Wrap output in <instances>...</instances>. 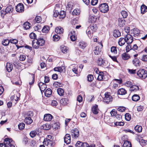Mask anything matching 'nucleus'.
<instances>
[{
    "mask_svg": "<svg viewBox=\"0 0 147 147\" xmlns=\"http://www.w3.org/2000/svg\"><path fill=\"white\" fill-rule=\"evenodd\" d=\"M33 113L32 111H29L27 112L26 114V117L27 118H31L33 116Z\"/></svg>",
    "mask_w": 147,
    "mask_h": 147,
    "instance_id": "obj_44",
    "label": "nucleus"
},
{
    "mask_svg": "<svg viewBox=\"0 0 147 147\" xmlns=\"http://www.w3.org/2000/svg\"><path fill=\"white\" fill-rule=\"evenodd\" d=\"M131 116L129 113H126L125 115V118L126 120L129 121L131 119Z\"/></svg>",
    "mask_w": 147,
    "mask_h": 147,
    "instance_id": "obj_49",
    "label": "nucleus"
},
{
    "mask_svg": "<svg viewBox=\"0 0 147 147\" xmlns=\"http://www.w3.org/2000/svg\"><path fill=\"white\" fill-rule=\"evenodd\" d=\"M9 40L7 39H6L2 41V43L3 45L5 46L8 45L9 43Z\"/></svg>",
    "mask_w": 147,
    "mask_h": 147,
    "instance_id": "obj_43",
    "label": "nucleus"
},
{
    "mask_svg": "<svg viewBox=\"0 0 147 147\" xmlns=\"http://www.w3.org/2000/svg\"><path fill=\"white\" fill-rule=\"evenodd\" d=\"M42 127V129L45 130H48L51 128L50 125L48 123H46L43 125Z\"/></svg>",
    "mask_w": 147,
    "mask_h": 147,
    "instance_id": "obj_37",
    "label": "nucleus"
},
{
    "mask_svg": "<svg viewBox=\"0 0 147 147\" xmlns=\"http://www.w3.org/2000/svg\"><path fill=\"white\" fill-rule=\"evenodd\" d=\"M86 32L87 33V34L88 37L89 38H91L92 36L91 34L92 32H91V31L90 30V29H88H88H87V30L86 31Z\"/></svg>",
    "mask_w": 147,
    "mask_h": 147,
    "instance_id": "obj_57",
    "label": "nucleus"
},
{
    "mask_svg": "<svg viewBox=\"0 0 147 147\" xmlns=\"http://www.w3.org/2000/svg\"><path fill=\"white\" fill-rule=\"evenodd\" d=\"M119 25L121 27H123L125 25V20L122 18H119L118 20Z\"/></svg>",
    "mask_w": 147,
    "mask_h": 147,
    "instance_id": "obj_32",
    "label": "nucleus"
},
{
    "mask_svg": "<svg viewBox=\"0 0 147 147\" xmlns=\"http://www.w3.org/2000/svg\"><path fill=\"white\" fill-rule=\"evenodd\" d=\"M61 50L62 52L65 53H67V49L66 47L63 46V47H61Z\"/></svg>",
    "mask_w": 147,
    "mask_h": 147,
    "instance_id": "obj_61",
    "label": "nucleus"
},
{
    "mask_svg": "<svg viewBox=\"0 0 147 147\" xmlns=\"http://www.w3.org/2000/svg\"><path fill=\"white\" fill-rule=\"evenodd\" d=\"M137 74L140 78L144 79L147 76V71L143 69H140L138 71Z\"/></svg>",
    "mask_w": 147,
    "mask_h": 147,
    "instance_id": "obj_2",
    "label": "nucleus"
},
{
    "mask_svg": "<svg viewBox=\"0 0 147 147\" xmlns=\"http://www.w3.org/2000/svg\"><path fill=\"white\" fill-rule=\"evenodd\" d=\"M65 16V14L64 11H61L59 14L60 18H64Z\"/></svg>",
    "mask_w": 147,
    "mask_h": 147,
    "instance_id": "obj_45",
    "label": "nucleus"
},
{
    "mask_svg": "<svg viewBox=\"0 0 147 147\" xmlns=\"http://www.w3.org/2000/svg\"><path fill=\"white\" fill-rule=\"evenodd\" d=\"M92 112L94 114H97L99 111L98 106L96 105L93 107L92 109Z\"/></svg>",
    "mask_w": 147,
    "mask_h": 147,
    "instance_id": "obj_24",
    "label": "nucleus"
},
{
    "mask_svg": "<svg viewBox=\"0 0 147 147\" xmlns=\"http://www.w3.org/2000/svg\"><path fill=\"white\" fill-rule=\"evenodd\" d=\"M79 47L80 48L84 49L87 46V44L84 42H81L79 43Z\"/></svg>",
    "mask_w": 147,
    "mask_h": 147,
    "instance_id": "obj_33",
    "label": "nucleus"
},
{
    "mask_svg": "<svg viewBox=\"0 0 147 147\" xmlns=\"http://www.w3.org/2000/svg\"><path fill=\"white\" fill-rule=\"evenodd\" d=\"M53 38L55 41H58L60 39V36L57 34H55L53 36Z\"/></svg>",
    "mask_w": 147,
    "mask_h": 147,
    "instance_id": "obj_58",
    "label": "nucleus"
},
{
    "mask_svg": "<svg viewBox=\"0 0 147 147\" xmlns=\"http://www.w3.org/2000/svg\"><path fill=\"white\" fill-rule=\"evenodd\" d=\"M52 91L49 88L47 89L45 92V95L47 97H49L52 94Z\"/></svg>",
    "mask_w": 147,
    "mask_h": 147,
    "instance_id": "obj_27",
    "label": "nucleus"
},
{
    "mask_svg": "<svg viewBox=\"0 0 147 147\" xmlns=\"http://www.w3.org/2000/svg\"><path fill=\"white\" fill-rule=\"evenodd\" d=\"M88 80L89 82L92 81L94 79L93 76L92 75L89 74L87 76Z\"/></svg>",
    "mask_w": 147,
    "mask_h": 147,
    "instance_id": "obj_54",
    "label": "nucleus"
},
{
    "mask_svg": "<svg viewBox=\"0 0 147 147\" xmlns=\"http://www.w3.org/2000/svg\"><path fill=\"white\" fill-rule=\"evenodd\" d=\"M53 86L55 88H58L61 86V84L58 82H55L53 84Z\"/></svg>",
    "mask_w": 147,
    "mask_h": 147,
    "instance_id": "obj_47",
    "label": "nucleus"
},
{
    "mask_svg": "<svg viewBox=\"0 0 147 147\" xmlns=\"http://www.w3.org/2000/svg\"><path fill=\"white\" fill-rule=\"evenodd\" d=\"M25 125L24 123H21L18 125V127L20 130H22L24 128Z\"/></svg>",
    "mask_w": 147,
    "mask_h": 147,
    "instance_id": "obj_51",
    "label": "nucleus"
},
{
    "mask_svg": "<svg viewBox=\"0 0 147 147\" xmlns=\"http://www.w3.org/2000/svg\"><path fill=\"white\" fill-rule=\"evenodd\" d=\"M15 147L14 142L11 138H6L4 143L0 144V147Z\"/></svg>",
    "mask_w": 147,
    "mask_h": 147,
    "instance_id": "obj_1",
    "label": "nucleus"
},
{
    "mask_svg": "<svg viewBox=\"0 0 147 147\" xmlns=\"http://www.w3.org/2000/svg\"><path fill=\"white\" fill-rule=\"evenodd\" d=\"M37 39L34 40L32 41V45L33 47L35 49H38L40 46Z\"/></svg>",
    "mask_w": 147,
    "mask_h": 147,
    "instance_id": "obj_15",
    "label": "nucleus"
},
{
    "mask_svg": "<svg viewBox=\"0 0 147 147\" xmlns=\"http://www.w3.org/2000/svg\"><path fill=\"white\" fill-rule=\"evenodd\" d=\"M99 74L97 78V80L99 81L102 80L104 76L103 73L102 72H99Z\"/></svg>",
    "mask_w": 147,
    "mask_h": 147,
    "instance_id": "obj_41",
    "label": "nucleus"
},
{
    "mask_svg": "<svg viewBox=\"0 0 147 147\" xmlns=\"http://www.w3.org/2000/svg\"><path fill=\"white\" fill-rule=\"evenodd\" d=\"M111 51L114 54H116L117 52L116 47L114 46L112 47L111 48Z\"/></svg>",
    "mask_w": 147,
    "mask_h": 147,
    "instance_id": "obj_59",
    "label": "nucleus"
},
{
    "mask_svg": "<svg viewBox=\"0 0 147 147\" xmlns=\"http://www.w3.org/2000/svg\"><path fill=\"white\" fill-rule=\"evenodd\" d=\"M97 63L99 66L103 67H107L109 65L108 61L101 58L98 59Z\"/></svg>",
    "mask_w": 147,
    "mask_h": 147,
    "instance_id": "obj_3",
    "label": "nucleus"
},
{
    "mask_svg": "<svg viewBox=\"0 0 147 147\" xmlns=\"http://www.w3.org/2000/svg\"><path fill=\"white\" fill-rule=\"evenodd\" d=\"M96 20V17L92 16H90L89 18L88 22L91 23L95 22Z\"/></svg>",
    "mask_w": 147,
    "mask_h": 147,
    "instance_id": "obj_29",
    "label": "nucleus"
},
{
    "mask_svg": "<svg viewBox=\"0 0 147 147\" xmlns=\"http://www.w3.org/2000/svg\"><path fill=\"white\" fill-rule=\"evenodd\" d=\"M133 64L135 66H139L140 64L139 59L137 58L134 59L132 61Z\"/></svg>",
    "mask_w": 147,
    "mask_h": 147,
    "instance_id": "obj_20",
    "label": "nucleus"
},
{
    "mask_svg": "<svg viewBox=\"0 0 147 147\" xmlns=\"http://www.w3.org/2000/svg\"><path fill=\"white\" fill-rule=\"evenodd\" d=\"M125 42H126V39L125 38H121L119 39L118 43L119 45L122 46L125 44Z\"/></svg>",
    "mask_w": 147,
    "mask_h": 147,
    "instance_id": "obj_18",
    "label": "nucleus"
},
{
    "mask_svg": "<svg viewBox=\"0 0 147 147\" xmlns=\"http://www.w3.org/2000/svg\"><path fill=\"white\" fill-rule=\"evenodd\" d=\"M30 38L32 39H35L36 37V35L34 33H31L29 35Z\"/></svg>",
    "mask_w": 147,
    "mask_h": 147,
    "instance_id": "obj_60",
    "label": "nucleus"
},
{
    "mask_svg": "<svg viewBox=\"0 0 147 147\" xmlns=\"http://www.w3.org/2000/svg\"><path fill=\"white\" fill-rule=\"evenodd\" d=\"M35 21L37 23H40L42 20L41 18L39 16H36L34 19Z\"/></svg>",
    "mask_w": 147,
    "mask_h": 147,
    "instance_id": "obj_52",
    "label": "nucleus"
},
{
    "mask_svg": "<svg viewBox=\"0 0 147 147\" xmlns=\"http://www.w3.org/2000/svg\"><path fill=\"white\" fill-rule=\"evenodd\" d=\"M100 11L103 13L107 12L109 10V6L106 3H103L100 4L99 6Z\"/></svg>",
    "mask_w": 147,
    "mask_h": 147,
    "instance_id": "obj_4",
    "label": "nucleus"
},
{
    "mask_svg": "<svg viewBox=\"0 0 147 147\" xmlns=\"http://www.w3.org/2000/svg\"><path fill=\"white\" fill-rule=\"evenodd\" d=\"M139 90V87L136 85H132L130 88V90L131 91L136 92Z\"/></svg>",
    "mask_w": 147,
    "mask_h": 147,
    "instance_id": "obj_22",
    "label": "nucleus"
},
{
    "mask_svg": "<svg viewBox=\"0 0 147 147\" xmlns=\"http://www.w3.org/2000/svg\"><path fill=\"white\" fill-rule=\"evenodd\" d=\"M141 13L144 14L146 11H147V7L144 5H142L141 7Z\"/></svg>",
    "mask_w": 147,
    "mask_h": 147,
    "instance_id": "obj_25",
    "label": "nucleus"
},
{
    "mask_svg": "<svg viewBox=\"0 0 147 147\" xmlns=\"http://www.w3.org/2000/svg\"><path fill=\"white\" fill-rule=\"evenodd\" d=\"M16 10L19 12H22L24 11V6L21 3H19L16 6Z\"/></svg>",
    "mask_w": 147,
    "mask_h": 147,
    "instance_id": "obj_7",
    "label": "nucleus"
},
{
    "mask_svg": "<svg viewBox=\"0 0 147 147\" xmlns=\"http://www.w3.org/2000/svg\"><path fill=\"white\" fill-rule=\"evenodd\" d=\"M63 29L60 26L57 27L55 29V32L57 34H61L63 33Z\"/></svg>",
    "mask_w": 147,
    "mask_h": 147,
    "instance_id": "obj_19",
    "label": "nucleus"
},
{
    "mask_svg": "<svg viewBox=\"0 0 147 147\" xmlns=\"http://www.w3.org/2000/svg\"><path fill=\"white\" fill-rule=\"evenodd\" d=\"M140 98V96L137 94H134L132 97V100L134 101H137Z\"/></svg>",
    "mask_w": 147,
    "mask_h": 147,
    "instance_id": "obj_39",
    "label": "nucleus"
},
{
    "mask_svg": "<svg viewBox=\"0 0 147 147\" xmlns=\"http://www.w3.org/2000/svg\"><path fill=\"white\" fill-rule=\"evenodd\" d=\"M40 46H42L44 45L45 40L42 38H39L36 39Z\"/></svg>",
    "mask_w": 147,
    "mask_h": 147,
    "instance_id": "obj_28",
    "label": "nucleus"
},
{
    "mask_svg": "<svg viewBox=\"0 0 147 147\" xmlns=\"http://www.w3.org/2000/svg\"><path fill=\"white\" fill-rule=\"evenodd\" d=\"M20 96V94L19 93H17L16 95H14L13 96H12L11 98V100H14V99L16 101H17L19 98V96Z\"/></svg>",
    "mask_w": 147,
    "mask_h": 147,
    "instance_id": "obj_35",
    "label": "nucleus"
},
{
    "mask_svg": "<svg viewBox=\"0 0 147 147\" xmlns=\"http://www.w3.org/2000/svg\"><path fill=\"white\" fill-rule=\"evenodd\" d=\"M79 131L76 128L74 129L71 130V135L72 137L77 138L79 136Z\"/></svg>",
    "mask_w": 147,
    "mask_h": 147,
    "instance_id": "obj_6",
    "label": "nucleus"
},
{
    "mask_svg": "<svg viewBox=\"0 0 147 147\" xmlns=\"http://www.w3.org/2000/svg\"><path fill=\"white\" fill-rule=\"evenodd\" d=\"M6 69L8 72H10L13 69V66L12 64L7 63L6 64Z\"/></svg>",
    "mask_w": 147,
    "mask_h": 147,
    "instance_id": "obj_16",
    "label": "nucleus"
},
{
    "mask_svg": "<svg viewBox=\"0 0 147 147\" xmlns=\"http://www.w3.org/2000/svg\"><path fill=\"white\" fill-rule=\"evenodd\" d=\"M30 24L28 22H26L24 24L23 26L25 29H28L30 28Z\"/></svg>",
    "mask_w": 147,
    "mask_h": 147,
    "instance_id": "obj_42",
    "label": "nucleus"
},
{
    "mask_svg": "<svg viewBox=\"0 0 147 147\" xmlns=\"http://www.w3.org/2000/svg\"><path fill=\"white\" fill-rule=\"evenodd\" d=\"M121 14L123 18H126L127 16V13L125 11H122L121 12Z\"/></svg>",
    "mask_w": 147,
    "mask_h": 147,
    "instance_id": "obj_48",
    "label": "nucleus"
},
{
    "mask_svg": "<svg viewBox=\"0 0 147 147\" xmlns=\"http://www.w3.org/2000/svg\"><path fill=\"white\" fill-rule=\"evenodd\" d=\"M127 93V91L125 89L121 88L119 89L117 91V94H118L124 95Z\"/></svg>",
    "mask_w": 147,
    "mask_h": 147,
    "instance_id": "obj_17",
    "label": "nucleus"
},
{
    "mask_svg": "<svg viewBox=\"0 0 147 147\" xmlns=\"http://www.w3.org/2000/svg\"><path fill=\"white\" fill-rule=\"evenodd\" d=\"M60 103L63 105L65 106L68 104V100L67 98H64L61 100Z\"/></svg>",
    "mask_w": 147,
    "mask_h": 147,
    "instance_id": "obj_21",
    "label": "nucleus"
},
{
    "mask_svg": "<svg viewBox=\"0 0 147 147\" xmlns=\"http://www.w3.org/2000/svg\"><path fill=\"white\" fill-rule=\"evenodd\" d=\"M113 35L114 37L117 38L121 36V33L118 30H115L114 31Z\"/></svg>",
    "mask_w": 147,
    "mask_h": 147,
    "instance_id": "obj_26",
    "label": "nucleus"
},
{
    "mask_svg": "<svg viewBox=\"0 0 147 147\" xmlns=\"http://www.w3.org/2000/svg\"><path fill=\"white\" fill-rule=\"evenodd\" d=\"M112 100V98L110 93L108 92H106L105 94V97L103 98L104 102L108 104L109 102H111Z\"/></svg>",
    "mask_w": 147,
    "mask_h": 147,
    "instance_id": "obj_5",
    "label": "nucleus"
},
{
    "mask_svg": "<svg viewBox=\"0 0 147 147\" xmlns=\"http://www.w3.org/2000/svg\"><path fill=\"white\" fill-rule=\"evenodd\" d=\"M123 147H131V143L127 141H126L123 144Z\"/></svg>",
    "mask_w": 147,
    "mask_h": 147,
    "instance_id": "obj_38",
    "label": "nucleus"
},
{
    "mask_svg": "<svg viewBox=\"0 0 147 147\" xmlns=\"http://www.w3.org/2000/svg\"><path fill=\"white\" fill-rule=\"evenodd\" d=\"M43 143L45 145L50 146H52L53 144V140L48 139H44Z\"/></svg>",
    "mask_w": 147,
    "mask_h": 147,
    "instance_id": "obj_13",
    "label": "nucleus"
},
{
    "mask_svg": "<svg viewBox=\"0 0 147 147\" xmlns=\"http://www.w3.org/2000/svg\"><path fill=\"white\" fill-rule=\"evenodd\" d=\"M135 130L138 133L142 132V127L140 125H137L134 128Z\"/></svg>",
    "mask_w": 147,
    "mask_h": 147,
    "instance_id": "obj_36",
    "label": "nucleus"
},
{
    "mask_svg": "<svg viewBox=\"0 0 147 147\" xmlns=\"http://www.w3.org/2000/svg\"><path fill=\"white\" fill-rule=\"evenodd\" d=\"M54 70L55 71L61 72L65 71V67L64 66L56 67L54 69Z\"/></svg>",
    "mask_w": 147,
    "mask_h": 147,
    "instance_id": "obj_23",
    "label": "nucleus"
},
{
    "mask_svg": "<svg viewBox=\"0 0 147 147\" xmlns=\"http://www.w3.org/2000/svg\"><path fill=\"white\" fill-rule=\"evenodd\" d=\"M64 141L65 143L68 144L71 142V137L70 134H67L64 138Z\"/></svg>",
    "mask_w": 147,
    "mask_h": 147,
    "instance_id": "obj_10",
    "label": "nucleus"
},
{
    "mask_svg": "<svg viewBox=\"0 0 147 147\" xmlns=\"http://www.w3.org/2000/svg\"><path fill=\"white\" fill-rule=\"evenodd\" d=\"M57 91L58 94L60 96H63L64 94V91L62 88H58L57 89Z\"/></svg>",
    "mask_w": 147,
    "mask_h": 147,
    "instance_id": "obj_40",
    "label": "nucleus"
},
{
    "mask_svg": "<svg viewBox=\"0 0 147 147\" xmlns=\"http://www.w3.org/2000/svg\"><path fill=\"white\" fill-rule=\"evenodd\" d=\"M88 28L92 31V34H93V32L96 31L97 29V27L96 24H93L90 25V26L88 27Z\"/></svg>",
    "mask_w": 147,
    "mask_h": 147,
    "instance_id": "obj_14",
    "label": "nucleus"
},
{
    "mask_svg": "<svg viewBox=\"0 0 147 147\" xmlns=\"http://www.w3.org/2000/svg\"><path fill=\"white\" fill-rule=\"evenodd\" d=\"M122 59L124 60H127L130 58L129 55L127 53H124L122 54Z\"/></svg>",
    "mask_w": 147,
    "mask_h": 147,
    "instance_id": "obj_34",
    "label": "nucleus"
},
{
    "mask_svg": "<svg viewBox=\"0 0 147 147\" xmlns=\"http://www.w3.org/2000/svg\"><path fill=\"white\" fill-rule=\"evenodd\" d=\"M141 60L144 62L147 61V55H144L142 56L141 58Z\"/></svg>",
    "mask_w": 147,
    "mask_h": 147,
    "instance_id": "obj_64",
    "label": "nucleus"
},
{
    "mask_svg": "<svg viewBox=\"0 0 147 147\" xmlns=\"http://www.w3.org/2000/svg\"><path fill=\"white\" fill-rule=\"evenodd\" d=\"M49 27L47 26H45L43 28L42 30V31L44 33H46L48 32L49 31Z\"/></svg>",
    "mask_w": 147,
    "mask_h": 147,
    "instance_id": "obj_50",
    "label": "nucleus"
},
{
    "mask_svg": "<svg viewBox=\"0 0 147 147\" xmlns=\"http://www.w3.org/2000/svg\"><path fill=\"white\" fill-rule=\"evenodd\" d=\"M125 38L126 39V42L127 44H131L133 41V37L130 34L126 35Z\"/></svg>",
    "mask_w": 147,
    "mask_h": 147,
    "instance_id": "obj_8",
    "label": "nucleus"
},
{
    "mask_svg": "<svg viewBox=\"0 0 147 147\" xmlns=\"http://www.w3.org/2000/svg\"><path fill=\"white\" fill-rule=\"evenodd\" d=\"M132 84V83L131 81H127L126 82L125 85L127 87H131Z\"/></svg>",
    "mask_w": 147,
    "mask_h": 147,
    "instance_id": "obj_62",
    "label": "nucleus"
},
{
    "mask_svg": "<svg viewBox=\"0 0 147 147\" xmlns=\"http://www.w3.org/2000/svg\"><path fill=\"white\" fill-rule=\"evenodd\" d=\"M83 142L80 141H78L76 144V147H82V145Z\"/></svg>",
    "mask_w": 147,
    "mask_h": 147,
    "instance_id": "obj_63",
    "label": "nucleus"
},
{
    "mask_svg": "<svg viewBox=\"0 0 147 147\" xmlns=\"http://www.w3.org/2000/svg\"><path fill=\"white\" fill-rule=\"evenodd\" d=\"M38 86L42 93V92L44 91L47 87V85L45 83H44L41 82L38 83Z\"/></svg>",
    "mask_w": 147,
    "mask_h": 147,
    "instance_id": "obj_9",
    "label": "nucleus"
},
{
    "mask_svg": "<svg viewBox=\"0 0 147 147\" xmlns=\"http://www.w3.org/2000/svg\"><path fill=\"white\" fill-rule=\"evenodd\" d=\"M37 133L36 131H31L30 134V135L32 138H34L36 136Z\"/></svg>",
    "mask_w": 147,
    "mask_h": 147,
    "instance_id": "obj_53",
    "label": "nucleus"
},
{
    "mask_svg": "<svg viewBox=\"0 0 147 147\" xmlns=\"http://www.w3.org/2000/svg\"><path fill=\"white\" fill-rule=\"evenodd\" d=\"M53 118L52 116L49 114H46L44 115V120L46 121H50Z\"/></svg>",
    "mask_w": 147,
    "mask_h": 147,
    "instance_id": "obj_11",
    "label": "nucleus"
},
{
    "mask_svg": "<svg viewBox=\"0 0 147 147\" xmlns=\"http://www.w3.org/2000/svg\"><path fill=\"white\" fill-rule=\"evenodd\" d=\"M9 46L10 47H8V49L10 51L14 50L16 48L15 45L13 44H10Z\"/></svg>",
    "mask_w": 147,
    "mask_h": 147,
    "instance_id": "obj_46",
    "label": "nucleus"
},
{
    "mask_svg": "<svg viewBox=\"0 0 147 147\" xmlns=\"http://www.w3.org/2000/svg\"><path fill=\"white\" fill-rule=\"evenodd\" d=\"M133 33L134 34V36H135V35H138L140 33V31L139 30L137 29H135L134 30H133Z\"/></svg>",
    "mask_w": 147,
    "mask_h": 147,
    "instance_id": "obj_55",
    "label": "nucleus"
},
{
    "mask_svg": "<svg viewBox=\"0 0 147 147\" xmlns=\"http://www.w3.org/2000/svg\"><path fill=\"white\" fill-rule=\"evenodd\" d=\"M94 53L95 55H98L100 54L101 51V49H99L98 46H96L95 47V49L94 50Z\"/></svg>",
    "mask_w": 147,
    "mask_h": 147,
    "instance_id": "obj_30",
    "label": "nucleus"
},
{
    "mask_svg": "<svg viewBox=\"0 0 147 147\" xmlns=\"http://www.w3.org/2000/svg\"><path fill=\"white\" fill-rule=\"evenodd\" d=\"M13 8L12 7L11 5L8 6L5 9V11H3V14H5L7 13L11 12L13 11ZM2 13H1V14Z\"/></svg>",
    "mask_w": 147,
    "mask_h": 147,
    "instance_id": "obj_12",
    "label": "nucleus"
},
{
    "mask_svg": "<svg viewBox=\"0 0 147 147\" xmlns=\"http://www.w3.org/2000/svg\"><path fill=\"white\" fill-rule=\"evenodd\" d=\"M79 13V10L74 9L72 12V15H78Z\"/></svg>",
    "mask_w": 147,
    "mask_h": 147,
    "instance_id": "obj_56",
    "label": "nucleus"
},
{
    "mask_svg": "<svg viewBox=\"0 0 147 147\" xmlns=\"http://www.w3.org/2000/svg\"><path fill=\"white\" fill-rule=\"evenodd\" d=\"M24 122L27 124H30L33 122V120L30 117H26L24 120Z\"/></svg>",
    "mask_w": 147,
    "mask_h": 147,
    "instance_id": "obj_31",
    "label": "nucleus"
}]
</instances>
